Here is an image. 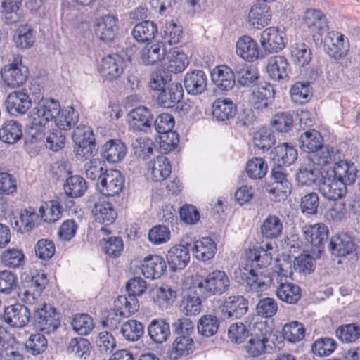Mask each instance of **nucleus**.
Segmentation results:
<instances>
[{
  "label": "nucleus",
  "instance_id": "nucleus-34",
  "mask_svg": "<svg viewBox=\"0 0 360 360\" xmlns=\"http://www.w3.org/2000/svg\"><path fill=\"white\" fill-rule=\"evenodd\" d=\"M303 21L309 29L319 34L328 28L326 15L320 10L308 8L304 14Z\"/></svg>",
  "mask_w": 360,
  "mask_h": 360
},
{
  "label": "nucleus",
  "instance_id": "nucleus-61",
  "mask_svg": "<svg viewBox=\"0 0 360 360\" xmlns=\"http://www.w3.org/2000/svg\"><path fill=\"white\" fill-rule=\"evenodd\" d=\"M47 340L41 333L32 334L26 341L25 346L27 352L32 355L44 352L47 348Z\"/></svg>",
  "mask_w": 360,
  "mask_h": 360
},
{
  "label": "nucleus",
  "instance_id": "nucleus-53",
  "mask_svg": "<svg viewBox=\"0 0 360 360\" xmlns=\"http://www.w3.org/2000/svg\"><path fill=\"white\" fill-rule=\"evenodd\" d=\"M91 344L83 338H72L68 345V351L75 356L85 360L91 353Z\"/></svg>",
  "mask_w": 360,
  "mask_h": 360
},
{
  "label": "nucleus",
  "instance_id": "nucleus-22",
  "mask_svg": "<svg viewBox=\"0 0 360 360\" xmlns=\"http://www.w3.org/2000/svg\"><path fill=\"white\" fill-rule=\"evenodd\" d=\"M354 246L353 238L347 233L342 232L331 238L328 248L332 255L342 257L352 254Z\"/></svg>",
  "mask_w": 360,
  "mask_h": 360
},
{
  "label": "nucleus",
  "instance_id": "nucleus-3",
  "mask_svg": "<svg viewBox=\"0 0 360 360\" xmlns=\"http://www.w3.org/2000/svg\"><path fill=\"white\" fill-rule=\"evenodd\" d=\"M31 96L36 98L43 96L39 85L31 84L28 89L14 91L8 94L5 101L7 112L14 117L25 115L32 107Z\"/></svg>",
  "mask_w": 360,
  "mask_h": 360
},
{
  "label": "nucleus",
  "instance_id": "nucleus-17",
  "mask_svg": "<svg viewBox=\"0 0 360 360\" xmlns=\"http://www.w3.org/2000/svg\"><path fill=\"white\" fill-rule=\"evenodd\" d=\"M2 319L11 327L22 328L30 321V311L23 304H13L5 308Z\"/></svg>",
  "mask_w": 360,
  "mask_h": 360
},
{
  "label": "nucleus",
  "instance_id": "nucleus-1",
  "mask_svg": "<svg viewBox=\"0 0 360 360\" xmlns=\"http://www.w3.org/2000/svg\"><path fill=\"white\" fill-rule=\"evenodd\" d=\"M283 271H235L241 285H245L250 290L264 291L269 288H276L277 297L290 304H296L301 297L300 288L287 281V275Z\"/></svg>",
  "mask_w": 360,
  "mask_h": 360
},
{
  "label": "nucleus",
  "instance_id": "nucleus-26",
  "mask_svg": "<svg viewBox=\"0 0 360 360\" xmlns=\"http://www.w3.org/2000/svg\"><path fill=\"white\" fill-rule=\"evenodd\" d=\"M207 78L202 70H193L187 72L184 84L188 94L198 95L203 93L207 87Z\"/></svg>",
  "mask_w": 360,
  "mask_h": 360
},
{
  "label": "nucleus",
  "instance_id": "nucleus-40",
  "mask_svg": "<svg viewBox=\"0 0 360 360\" xmlns=\"http://www.w3.org/2000/svg\"><path fill=\"white\" fill-rule=\"evenodd\" d=\"M323 136L319 131L314 129L307 131L300 137V147L303 151L311 155L323 146Z\"/></svg>",
  "mask_w": 360,
  "mask_h": 360
},
{
  "label": "nucleus",
  "instance_id": "nucleus-27",
  "mask_svg": "<svg viewBox=\"0 0 360 360\" xmlns=\"http://www.w3.org/2000/svg\"><path fill=\"white\" fill-rule=\"evenodd\" d=\"M148 172L153 181L160 182L166 179L172 172V167L167 158L158 155L148 163Z\"/></svg>",
  "mask_w": 360,
  "mask_h": 360
},
{
  "label": "nucleus",
  "instance_id": "nucleus-2",
  "mask_svg": "<svg viewBox=\"0 0 360 360\" xmlns=\"http://www.w3.org/2000/svg\"><path fill=\"white\" fill-rule=\"evenodd\" d=\"M186 282L189 284L190 289L201 295H221L228 290L230 285L229 278L225 271H211L205 278L195 274L188 277Z\"/></svg>",
  "mask_w": 360,
  "mask_h": 360
},
{
  "label": "nucleus",
  "instance_id": "nucleus-43",
  "mask_svg": "<svg viewBox=\"0 0 360 360\" xmlns=\"http://www.w3.org/2000/svg\"><path fill=\"white\" fill-rule=\"evenodd\" d=\"M114 309L120 316L129 317L139 310V304L136 297L120 295L114 301Z\"/></svg>",
  "mask_w": 360,
  "mask_h": 360
},
{
  "label": "nucleus",
  "instance_id": "nucleus-33",
  "mask_svg": "<svg viewBox=\"0 0 360 360\" xmlns=\"http://www.w3.org/2000/svg\"><path fill=\"white\" fill-rule=\"evenodd\" d=\"M92 214L95 221L105 226L112 224L117 215L113 205L109 202H96Z\"/></svg>",
  "mask_w": 360,
  "mask_h": 360
},
{
  "label": "nucleus",
  "instance_id": "nucleus-50",
  "mask_svg": "<svg viewBox=\"0 0 360 360\" xmlns=\"http://www.w3.org/2000/svg\"><path fill=\"white\" fill-rule=\"evenodd\" d=\"M73 330L79 335H87L94 328L93 318L88 314H77L71 321Z\"/></svg>",
  "mask_w": 360,
  "mask_h": 360
},
{
  "label": "nucleus",
  "instance_id": "nucleus-9",
  "mask_svg": "<svg viewBox=\"0 0 360 360\" xmlns=\"http://www.w3.org/2000/svg\"><path fill=\"white\" fill-rule=\"evenodd\" d=\"M255 335H252L245 346L248 354L252 357H257L266 352L269 335L271 333L264 323H256L254 326Z\"/></svg>",
  "mask_w": 360,
  "mask_h": 360
},
{
  "label": "nucleus",
  "instance_id": "nucleus-49",
  "mask_svg": "<svg viewBox=\"0 0 360 360\" xmlns=\"http://www.w3.org/2000/svg\"><path fill=\"white\" fill-rule=\"evenodd\" d=\"M323 175L320 170L314 165H305L300 167L297 173V181L303 186H311L313 184L319 182Z\"/></svg>",
  "mask_w": 360,
  "mask_h": 360
},
{
  "label": "nucleus",
  "instance_id": "nucleus-37",
  "mask_svg": "<svg viewBox=\"0 0 360 360\" xmlns=\"http://www.w3.org/2000/svg\"><path fill=\"white\" fill-rule=\"evenodd\" d=\"M212 80L221 90L228 91L234 86L236 77L230 68L221 65L217 68L216 72L212 73Z\"/></svg>",
  "mask_w": 360,
  "mask_h": 360
},
{
  "label": "nucleus",
  "instance_id": "nucleus-29",
  "mask_svg": "<svg viewBox=\"0 0 360 360\" xmlns=\"http://www.w3.org/2000/svg\"><path fill=\"white\" fill-rule=\"evenodd\" d=\"M297 158L295 148L288 143H283L274 147L271 152V158L276 165L289 166L295 162Z\"/></svg>",
  "mask_w": 360,
  "mask_h": 360
},
{
  "label": "nucleus",
  "instance_id": "nucleus-44",
  "mask_svg": "<svg viewBox=\"0 0 360 360\" xmlns=\"http://www.w3.org/2000/svg\"><path fill=\"white\" fill-rule=\"evenodd\" d=\"M13 41L16 47L22 49L31 48L35 41L34 30L29 25H21L16 30L13 37Z\"/></svg>",
  "mask_w": 360,
  "mask_h": 360
},
{
  "label": "nucleus",
  "instance_id": "nucleus-18",
  "mask_svg": "<svg viewBox=\"0 0 360 360\" xmlns=\"http://www.w3.org/2000/svg\"><path fill=\"white\" fill-rule=\"evenodd\" d=\"M220 309L224 319H240L248 311V301L240 295L229 296L221 304Z\"/></svg>",
  "mask_w": 360,
  "mask_h": 360
},
{
  "label": "nucleus",
  "instance_id": "nucleus-23",
  "mask_svg": "<svg viewBox=\"0 0 360 360\" xmlns=\"http://www.w3.org/2000/svg\"><path fill=\"white\" fill-rule=\"evenodd\" d=\"M166 49L164 43L157 41L147 43L139 52L141 62L146 66L155 65L165 57Z\"/></svg>",
  "mask_w": 360,
  "mask_h": 360
},
{
  "label": "nucleus",
  "instance_id": "nucleus-11",
  "mask_svg": "<svg viewBox=\"0 0 360 360\" xmlns=\"http://www.w3.org/2000/svg\"><path fill=\"white\" fill-rule=\"evenodd\" d=\"M124 64V59L120 55L109 54L101 59L98 70L103 79L112 81L122 75Z\"/></svg>",
  "mask_w": 360,
  "mask_h": 360
},
{
  "label": "nucleus",
  "instance_id": "nucleus-59",
  "mask_svg": "<svg viewBox=\"0 0 360 360\" xmlns=\"http://www.w3.org/2000/svg\"><path fill=\"white\" fill-rule=\"evenodd\" d=\"M1 262L6 267L19 268L25 262V255L21 250L18 249H8L1 255Z\"/></svg>",
  "mask_w": 360,
  "mask_h": 360
},
{
  "label": "nucleus",
  "instance_id": "nucleus-38",
  "mask_svg": "<svg viewBox=\"0 0 360 360\" xmlns=\"http://www.w3.org/2000/svg\"><path fill=\"white\" fill-rule=\"evenodd\" d=\"M79 114L72 106L60 107L59 112L57 113L54 123L60 131L70 130L78 122Z\"/></svg>",
  "mask_w": 360,
  "mask_h": 360
},
{
  "label": "nucleus",
  "instance_id": "nucleus-45",
  "mask_svg": "<svg viewBox=\"0 0 360 360\" xmlns=\"http://www.w3.org/2000/svg\"><path fill=\"white\" fill-rule=\"evenodd\" d=\"M283 229V223L280 218L273 214H269L260 226L262 236L268 239L278 238L282 233Z\"/></svg>",
  "mask_w": 360,
  "mask_h": 360
},
{
  "label": "nucleus",
  "instance_id": "nucleus-48",
  "mask_svg": "<svg viewBox=\"0 0 360 360\" xmlns=\"http://www.w3.org/2000/svg\"><path fill=\"white\" fill-rule=\"evenodd\" d=\"M87 190L86 180L79 175L68 177L64 184V191L67 196L71 198L82 197Z\"/></svg>",
  "mask_w": 360,
  "mask_h": 360
},
{
  "label": "nucleus",
  "instance_id": "nucleus-31",
  "mask_svg": "<svg viewBox=\"0 0 360 360\" xmlns=\"http://www.w3.org/2000/svg\"><path fill=\"white\" fill-rule=\"evenodd\" d=\"M65 195H61L57 199L44 202L39 209L40 220L47 223L58 221L62 214V200Z\"/></svg>",
  "mask_w": 360,
  "mask_h": 360
},
{
  "label": "nucleus",
  "instance_id": "nucleus-6",
  "mask_svg": "<svg viewBox=\"0 0 360 360\" xmlns=\"http://www.w3.org/2000/svg\"><path fill=\"white\" fill-rule=\"evenodd\" d=\"M33 323L37 329L46 334L54 332L60 326L56 309L46 304L41 308L34 307Z\"/></svg>",
  "mask_w": 360,
  "mask_h": 360
},
{
  "label": "nucleus",
  "instance_id": "nucleus-8",
  "mask_svg": "<svg viewBox=\"0 0 360 360\" xmlns=\"http://www.w3.org/2000/svg\"><path fill=\"white\" fill-rule=\"evenodd\" d=\"M259 43L266 53H278L285 47V33L276 27H267L261 32Z\"/></svg>",
  "mask_w": 360,
  "mask_h": 360
},
{
  "label": "nucleus",
  "instance_id": "nucleus-7",
  "mask_svg": "<svg viewBox=\"0 0 360 360\" xmlns=\"http://www.w3.org/2000/svg\"><path fill=\"white\" fill-rule=\"evenodd\" d=\"M124 186V178L117 169H105L97 188L100 193L108 197L118 195Z\"/></svg>",
  "mask_w": 360,
  "mask_h": 360
},
{
  "label": "nucleus",
  "instance_id": "nucleus-32",
  "mask_svg": "<svg viewBox=\"0 0 360 360\" xmlns=\"http://www.w3.org/2000/svg\"><path fill=\"white\" fill-rule=\"evenodd\" d=\"M150 339L156 344H162L170 336L169 324L162 319H153L147 327Z\"/></svg>",
  "mask_w": 360,
  "mask_h": 360
},
{
  "label": "nucleus",
  "instance_id": "nucleus-12",
  "mask_svg": "<svg viewBox=\"0 0 360 360\" xmlns=\"http://www.w3.org/2000/svg\"><path fill=\"white\" fill-rule=\"evenodd\" d=\"M324 49L335 59L345 57L349 50V43L343 34L338 31L328 32L324 38Z\"/></svg>",
  "mask_w": 360,
  "mask_h": 360
},
{
  "label": "nucleus",
  "instance_id": "nucleus-55",
  "mask_svg": "<svg viewBox=\"0 0 360 360\" xmlns=\"http://www.w3.org/2000/svg\"><path fill=\"white\" fill-rule=\"evenodd\" d=\"M245 169L250 179H262L266 174L268 167L263 158L255 157L248 160Z\"/></svg>",
  "mask_w": 360,
  "mask_h": 360
},
{
  "label": "nucleus",
  "instance_id": "nucleus-16",
  "mask_svg": "<svg viewBox=\"0 0 360 360\" xmlns=\"http://www.w3.org/2000/svg\"><path fill=\"white\" fill-rule=\"evenodd\" d=\"M319 191L326 199L337 200L343 198L347 191V186L335 176L321 178Z\"/></svg>",
  "mask_w": 360,
  "mask_h": 360
},
{
  "label": "nucleus",
  "instance_id": "nucleus-19",
  "mask_svg": "<svg viewBox=\"0 0 360 360\" xmlns=\"http://www.w3.org/2000/svg\"><path fill=\"white\" fill-rule=\"evenodd\" d=\"M118 30V19L112 15H105L97 19L94 28L96 35L104 42L114 40Z\"/></svg>",
  "mask_w": 360,
  "mask_h": 360
},
{
  "label": "nucleus",
  "instance_id": "nucleus-57",
  "mask_svg": "<svg viewBox=\"0 0 360 360\" xmlns=\"http://www.w3.org/2000/svg\"><path fill=\"white\" fill-rule=\"evenodd\" d=\"M338 338L345 343H352L360 338V326L356 323L345 324L336 330Z\"/></svg>",
  "mask_w": 360,
  "mask_h": 360
},
{
  "label": "nucleus",
  "instance_id": "nucleus-35",
  "mask_svg": "<svg viewBox=\"0 0 360 360\" xmlns=\"http://www.w3.org/2000/svg\"><path fill=\"white\" fill-rule=\"evenodd\" d=\"M236 112V106L230 98H218L212 104L213 117L219 122H225L233 118Z\"/></svg>",
  "mask_w": 360,
  "mask_h": 360
},
{
  "label": "nucleus",
  "instance_id": "nucleus-15",
  "mask_svg": "<svg viewBox=\"0 0 360 360\" xmlns=\"http://www.w3.org/2000/svg\"><path fill=\"white\" fill-rule=\"evenodd\" d=\"M274 97L273 86L266 82H259L252 89L249 103L255 110L262 111L269 106Z\"/></svg>",
  "mask_w": 360,
  "mask_h": 360
},
{
  "label": "nucleus",
  "instance_id": "nucleus-39",
  "mask_svg": "<svg viewBox=\"0 0 360 360\" xmlns=\"http://www.w3.org/2000/svg\"><path fill=\"white\" fill-rule=\"evenodd\" d=\"M158 34L157 25L153 21L145 20L137 23L133 28L131 34L138 42H148Z\"/></svg>",
  "mask_w": 360,
  "mask_h": 360
},
{
  "label": "nucleus",
  "instance_id": "nucleus-41",
  "mask_svg": "<svg viewBox=\"0 0 360 360\" xmlns=\"http://www.w3.org/2000/svg\"><path fill=\"white\" fill-rule=\"evenodd\" d=\"M217 248L214 242L209 237L202 238L195 242L192 248L194 256L198 260L203 262L212 259L216 252Z\"/></svg>",
  "mask_w": 360,
  "mask_h": 360
},
{
  "label": "nucleus",
  "instance_id": "nucleus-14",
  "mask_svg": "<svg viewBox=\"0 0 360 360\" xmlns=\"http://www.w3.org/2000/svg\"><path fill=\"white\" fill-rule=\"evenodd\" d=\"M127 122L130 129L146 132L151 129L153 115L149 108L139 106L129 112Z\"/></svg>",
  "mask_w": 360,
  "mask_h": 360
},
{
  "label": "nucleus",
  "instance_id": "nucleus-58",
  "mask_svg": "<svg viewBox=\"0 0 360 360\" xmlns=\"http://www.w3.org/2000/svg\"><path fill=\"white\" fill-rule=\"evenodd\" d=\"M285 340L290 342H297L302 340L305 335V329L302 323L292 321L285 323L282 330Z\"/></svg>",
  "mask_w": 360,
  "mask_h": 360
},
{
  "label": "nucleus",
  "instance_id": "nucleus-21",
  "mask_svg": "<svg viewBox=\"0 0 360 360\" xmlns=\"http://www.w3.org/2000/svg\"><path fill=\"white\" fill-rule=\"evenodd\" d=\"M271 255L262 247L249 249L245 254L244 270L266 268L271 263Z\"/></svg>",
  "mask_w": 360,
  "mask_h": 360
},
{
  "label": "nucleus",
  "instance_id": "nucleus-63",
  "mask_svg": "<svg viewBox=\"0 0 360 360\" xmlns=\"http://www.w3.org/2000/svg\"><path fill=\"white\" fill-rule=\"evenodd\" d=\"M273 128L279 132L289 131L293 124L292 115L287 112H281L275 114L271 121Z\"/></svg>",
  "mask_w": 360,
  "mask_h": 360
},
{
  "label": "nucleus",
  "instance_id": "nucleus-52",
  "mask_svg": "<svg viewBox=\"0 0 360 360\" xmlns=\"http://www.w3.org/2000/svg\"><path fill=\"white\" fill-rule=\"evenodd\" d=\"M194 349V342L189 335H176L172 343V352L175 358L181 357L192 353Z\"/></svg>",
  "mask_w": 360,
  "mask_h": 360
},
{
  "label": "nucleus",
  "instance_id": "nucleus-46",
  "mask_svg": "<svg viewBox=\"0 0 360 360\" xmlns=\"http://www.w3.org/2000/svg\"><path fill=\"white\" fill-rule=\"evenodd\" d=\"M22 136V126L17 121L6 122L0 129V140L8 144L16 143Z\"/></svg>",
  "mask_w": 360,
  "mask_h": 360
},
{
  "label": "nucleus",
  "instance_id": "nucleus-47",
  "mask_svg": "<svg viewBox=\"0 0 360 360\" xmlns=\"http://www.w3.org/2000/svg\"><path fill=\"white\" fill-rule=\"evenodd\" d=\"M290 58L292 63L297 66L304 67L311 60V51L304 43H295L290 46Z\"/></svg>",
  "mask_w": 360,
  "mask_h": 360
},
{
  "label": "nucleus",
  "instance_id": "nucleus-64",
  "mask_svg": "<svg viewBox=\"0 0 360 360\" xmlns=\"http://www.w3.org/2000/svg\"><path fill=\"white\" fill-rule=\"evenodd\" d=\"M259 78L257 70L252 67H245L237 71L238 83L243 86H255Z\"/></svg>",
  "mask_w": 360,
  "mask_h": 360
},
{
  "label": "nucleus",
  "instance_id": "nucleus-25",
  "mask_svg": "<svg viewBox=\"0 0 360 360\" xmlns=\"http://www.w3.org/2000/svg\"><path fill=\"white\" fill-rule=\"evenodd\" d=\"M266 72L275 81H280L288 77L290 72V64L287 58L281 55L270 57L267 60Z\"/></svg>",
  "mask_w": 360,
  "mask_h": 360
},
{
  "label": "nucleus",
  "instance_id": "nucleus-10",
  "mask_svg": "<svg viewBox=\"0 0 360 360\" xmlns=\"http://www.w3.org/2000/svg\"><path fill=\"white\" fill-rule=\"evenodd\" d=\"M4 84L11 88H17L27 81L29 77L28 68L21 62H13L4 65L0 71Z\"/></svg>",
  "mask_w": 360,
  "mask_h": 360
},
{
  "label": "nucleus",
  "instance_id": "nucleus-30",
  "mask_svg": "<svg viewBox=\"0 0 360 360\" xmlns=\"http://www.w3.org/2000/svg\"><path fill=\"white\" fill-rule=\"evenodd\" d=\"M167 259L171 270H182L190 260L188 249L183 245H177L170 248Z\"/></svg>",
  "mask_w": 360,
  "mask_h": 360
},
{
  "label": "nucleus",
  "instance_id": "nucleus-24",
  "mask_svg": "<svg viewBox=\"0 0 360 360\" xmlns=\"http://www.w3.org/2000/svg\"><path fill=\"white\" fill-rule=\"evenodd\" d=\"M184 96V91L181 84L173 82L167 88L163 89L157 98L158 104L165 108L174 107Z\"/></svg>",
  "mask_w": 360,
  "mask_h": 360
},
{
  "label": "nucleus",
  "instance_id": "nucleus-5",
  "mask_svg": "<svg viewBox=\"0 0 360 360\" xmlns=\"http://www.w3.org/2000/svg\"><path fill=\"white\" fill-rule=\"evenodd\" d=\"M60 103L53 98H42L32 109L31 115L33 127H44L53 120L59 112Z\"/></svg>",
  "mask_w": 360,
  "mask_h": 360
},
{
  "label": "nucleus",
  "instance_id": "nucleus-56",
  "mask_svg": "<svg viewBox=\"0 0 360 360\" xmlns=\"http://www.w3.org/2000/svg\"><path fill=\"white\" fill-rule=\"evenodd\" d=\"M219 321L215 316L204 315L198 321L197 329L205 337L214 335L219 329Z\"/></svg>",
  "mask_w": 360,
  "mask_h": 360
},
{
  "label": "nucleus",
  "instance_id": "nucleus-42",
  "mask_svg": "<svg viewBox=\"0 0 360 360\" xmlns=\"http://www.w3.org/2000/svg\"><path fill=\"white\" fill-rule=\"evenodd\" d=\"M338 150L333 146H323L314 153L309 155V159L312 164L320 167L332 165L335 161V156Z\"/></svg>",
  "mask_w": 360,
  "mask_h": 360
},
{
  "label": "nucleus",
  "instance_id": "nucleus-51",
  "mask_svg": "<svg viewBox=\"0 0 360 360\" xmlns=\"http://www.w3.org/2000/svg\"><path fill=\"white\" fill-rule=\"evenodd\" d=\"M121 333L127 340L135 342L143 335L144 326L136 320H128L122 325Z\"/></svg>",
  "mask_w": 360,
  "mask_h": 360
},
{
  "label": "nucleus",
  "instance_id": "nucleus-36",
  "mask_svg": "<svg viewBox=\"0 0 360 360\" xmlns=\"http://www.w3.org/2000/svg\"><path fill=\"white\" fill-rule=\"evenodd\" d=\"M271 19V12L265 4L254 5L248 14V20L257 29L268 25Z\"/></svg>",
  "mask_w": 360,
  "mask_h": 360
},
{
  "label": "nucleus",
  "instance_id": "nucleus-4",
  "mask_svg": "<svg viewBox=\"0 0 360 360\" xmlns=\"http://www.w3.org/2000/svg\"><path fill=\"white\" fill-rule=\"evenodd\" d=\"M49 282L47 275L44 271H38L31 278L22 281V286L18 292L19 299L27 304H38L41 300V293Z\"/></svg>",
  "mask_w": 360,
  "mask_h": 360
},
{
  "label": "nucleus",
  "instance_id": "nucleus-28",
  "mask_svg": "<svg viewBox=\"0 0 360 360\" xmlns=\"http://www.w3.org/2000/svg\"><path fill=\"white\" fill-rule=\"evenodd\" d=\"M127 147L120 139H110L101 148L102 158L110 163H117L125 156Z\"/></svg>",
  "mask_w": 360,
  "mask_h": 360
},
{
  "label": "nucleus",
  "instance_id": "nucleus-60",
  "mask_svg": "<svg viewBox=\"0 0 360 360\" xmlns=\"http://www.w3.org/2000/svg\"><path fill=\"white\" fill-rule=\"evenodd\" d=\"M188 65V60L186 54L182 52H174L168 57L166 65V71L168 73H179L183 72Z\"/></svg>",
  "mask_w": 360,
  "mask_h": 360
},
{
  "label": "nucleus",
  "instance_id": "nucleus-13",
  "mask_svg": "<svg viewBox=\"0 0 360 360\" xmlns=\"http://www.w3.org/2000/svg\"><path fill=\"white\" fill-rule=\"evenodd\" d=\"M304 239L309 243L314 252L321 253L324 250L325 243L328 238V229L322 223L314 225H305L302 228Z\"/></svg>",
  "mask_w": 360,
  "mask_h": 360
},
{
  "label": "nucleus",
  "instance_id": "nucleus-54",
  "mask_svg": "<svg viewBox=\"0 0 360 360\" xmlns=\"http://www.w3.org/2000/svg\"><path fill=\"white\" fill-rule=\"evenodd\" d=\"M337 345V342L333 338L328 337L321 338L312 344L311 351L317 356H328L334 352Z\"/></svg>",
  "mask_w": 360,
  "mask_h": 360
},
{
  "label": "nucleus",
  "instance_id": "nucleus-20",
  "mask_svg": "<svg viewBox=\"0 0 360 360\" xmlns=\"http://www.w3.org/2000/svg\"><path fill=\"white\" fill-rule=\"evenodd\" d=\"M236 54L247 62H254L262 57L257 42L248 35L238 38L236 44Z\"/></svg>",
  "mask_w": 360,
  "mask_h": 360
},
{
  "label": "nucleus",
  "instance_id": "nucleus-62",
  "mask_svg": "<svg viewBox=\"0 0 360 360\" xmlns=\"http://www.w3.org/2000/svg\"><path fill=\"white\" fill-rule=\"evenodd\" d=\"M182 37L181 27L171 21L167 22L163 30L162 39L164 43L169 46L177 44Z\"/></svg>",
  "mask_w": 360,
  "mask_h": 360
}]
</instances>
